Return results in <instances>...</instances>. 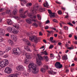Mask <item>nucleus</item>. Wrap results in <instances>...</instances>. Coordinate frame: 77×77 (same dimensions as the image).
Segmentation results:
<instances>
[{
  "instance_id": "nucleus-1",
  "label": "nucleus",
  "mask_w": 77,
  "mask_h": 77,
  "mask_svg": "<svg viewBox=\"0 0 77 77\" xmlns=\"http://www.w3.org/2000/svg\"><path fill=\"white\" fill-rule=\"evenodd\" d=\"M32 68V72L33 74H38L39 72V69L35 66L33 63H31L29 64L28 69L29 71H31Z\"/></svg>"
},
{
  "instance_id": "nucleus-2",
  "label": "nucleus",
  "mask_w": 77,
  "mask_h": 77,
  "mask_svg": "<svg viewBox=\"0 0 77 77\" xmlns=\"http://www.w3.org/2000/svg\"><path fill=\"white\" fill-rule=\"evenodd\" d=\"M12 51L13 54H14L15 55L20 54L21 53V50L19 48H13Z\"/></svg>"
},
{
  "instance_id": "nucleus-3",
  "label": "nucleus",
  "mask_w": 77,
  "mask_h": 77,
  "mask_svg": "<svg viewBox=\"0 0 77 77\" xmlns=\"http://www.w3.org/2000/svg\"><path fill=\"white\" fill-rule=\"evenodd\" d=\"M37 56L38 58H36V61L37 62V63L39 66L42 64L41 63V60H43L44 59L43 58V57H42L41 55H39V54H37Z\"/></svg>"
},
{
  "instance_id": "nucleus-4",
  "label": "nucleus",
  "mask_w": 77,
  "mask_h": 77,
  "mask_svg": "<svg viewBox=\"0 0 77 77\" xmlns=\"http://www.w3.org/2000/svg\"><path fill=\"white\" fill-rule=\"evenodd\" d=\"M8 64V60H6L1 62L0 64V66L2 68H3V67H5V65L7 66Z\"/></svg>"
},
{
  "instance_id": "nucleus-5",
  "label": "nucleus",
  "mask_w": 77,
  "mask_h": 77,
  "mask_svg": "<svg viewBox=\"0 0 77 77\" xmlns=\"http://www.w3.org/2000/svg\"><path fill=\"white\" fill-rule=\"evenodd\" d=\"M54 66L57 69H61L63 67L62 64H60V63L59 62H56Z\"/></svg>"
},
{
  "instance_id": "nucleus-6",
  "label": "nucleus",
  "mask_w": 77,
  "mask_h": 77,
  "mask_svg": "<svg viewBox=\"0 0 77 77\" xmlns=\"http://www.w3.org/2000/svg\"><path fill=\"white\" fill-rule=\"evenodd\" d=\"M23 12H24L23 9H20L19 11V13L20 14V17H21V18H26V16L23 13Z\"/></svg>"
},
{
  "instance_id": "nucleus-7",
  "label": "nucleus",
  "mask_w": 77,
  "mask_h": 77,
  "mask_svg": "<svg viewBox=\"0 0 77 77\" xmlns=\"http://www.w3.org/2000/svg\"><path fill=\"white\" fill-rule=\"evenodd\" d=\"M29 39L31 41H33V40H34L35 42H37L38 40V38L35 35L29 37Z\"/></svg>"
},
{
  "instance_id": "nucleus-8",
  "label": "nucleus",
  "mask_w": 77,
  "mask_h": 77,
  "mask_svg": "<svg viewBox=\"0 0 77 77\" xmlns=\"http://www.w3.org/2000/svg\"><path fill=\"white\" fill-rule=\"evenodd\" d=\"M12 71V69L9 67H6L5 70V72L7 74H10Z\"/></svg>"
},
{
  "instance_id": "nucleus-9",
  "label": "nucleus",
  "mask_w": 77,
  "mask_h": 77,
  "mask_svg": "<svg viewBox=\"0 0 77 77\" xmlns=\"http://www.w3.org/2000/svg\"><path fill=\"white\" fill-rule=\"evenodd\" d=\"M16 69L18 71H23L24 70V67L23 66H19L17 67Z\"/></svg>"
},
{
  "instance_id": "nucleus-10",
  "label": "nucleus",
  "mask_w": 77,
  "mask_h": 77,
  "mask_svg": "<svg viewBox=\"0 0 77 77\" xmlns=\"http://www.w3.org/2000/svg\"><path fill=\"white\" fill-rule=\"evenodd\" d=\"M18 30H17V29H16L15 28H13L11 33L14 35H17L18 33Z\"/></svg>"
},
{
  "instance_id": "nucleus-11",
  "label": "nucleus",
  "mask_w": 77,
  "mask_h": 77,
  "mask_svg": "<svg viewBox=\"0 0 77 77\" xmlns=\"http://www.w3.org/2000/svg\"><path fill=\"white\" fill-rule=\"evenodd\" d=\"M10 36L11 38L14 40V41H17V36L14 35H11Z\"/></svg>"
},
{
  "instance_id": "nucleus-12",
  "label": "nucleus",
  "mask_w": 77,
  "mask_h": 77,
  "mask_svg": "<svg viewBox=\"0 0 77 77\" xmlns=\"http://www.w3.org/2000/svg\"><path fill=\"white\" fill-rule=\"evenodd\" d=\"M5 34V30L1 29H0V36H4Z\"/></svg>"
},
{
  "instance_id": "nucleus-13",
  "label": "nucleus",
  "mask_w": 77,
  "mask_h": 77,
  "mask_svg": "<svg viewBox=\"0 0 77 77\" xmlns=\"http://www.w3.org/2000/svg\"><path fill=\"white\" fill-rule=\"evenodd\" d=\"M28 17H30V18H32V19H33V18L34 19H36V18H37L36 15L33 16L30 13L29 14Z\"/></svg>"
},
{
  "instance_id": "nucleus-14",
  "label": "nucleus",
  "mask_w": 77,
  "mask_h": 77,
  "mask_svg": "<svg viewBox=\"0 0 77 77\" xmlns=\"http://www.w3.org/2000/svg\"><path fill=\"white\" fill-rule=\"evenodd\" d=\"M48 73H49V74H51V75H54V74H56L57 72H54L53 71L51 70L48 71Z\"/></svg>"
},
{
  "instance_id": "nucleus-15",
  "label": "nucleus",
  "mask_w": 77,
  "mask_h": 77,
  "mask_svg": "<svg viewBox=\"0 0 77 77\" xmlns=\"http://www.w3.org/2000/svg\"><path fill=\"white\" fill-rule=\"evenodd\" d=\"M37 11V9H36V8H33V9L32 11V14L33 15H35V14H37V13L36 12V11Z\"/></svg>"
},
{
  "instance_id": "nucleus-16",
  "label": "nucleus",
  "mask_w": 77,
  "mask_h": 77,
  "mask_svg": "<svg viewBox=\"0 0 77 77\" xmlns=\"http://www.w3.org/2000/svg\"><path fill=\"white\" fill-rule=\"evenodd\" d=\"M26 21L27 22V23H28V24H32V20L30 19H26Z\"/></svg>"
},
{
  "instance_id": "nucleus-17",
  "label": "nucleus",
  "mask_w": 77,
  "mask_h": 77,
  "mask_svg": "<svg viewBox=\"0 0 77 77\" xmlns=\"http://www.w3.org/2000/svg\"><path fill=\"white\" fill-rule=\"evenodd\" d=\"M13 29V28L11 26H9L7 28L8 31L10 33H12V31Z\"/></svg>"
},
{
  "instance_id": "nucleus-18",
  "label": "nucleus",
  "mask_w": 77,
  "mask_h": 77,
  "mask_svg": "<svg viewBox=\"0 0 77 77\" xmlns=\"http://www.w3.org/2000/svg\"><path fill=\"white\" fill-rule=\"evenodd\" d=\"M19 75L18 74H11L9 75V77H18Z\"/></svg>"
},
{
  "instance_id": "nucleus-19",
  "label": "nucleus",
  "mask_w": 77,
  "mask_h": 77,
  "mask_svg": "<svg viewBox=\"0 0 77 77\" xmlns=\"http://www.w3.org/2000/svg\"><path fill=\"white\" fill-rule=\"evenodd\" d=\"M43 58L46 62H48L49 60V58L47 56H44Z\"/></svg>"
},
{
  "instance_id": "nucleus-20",
  "label": "nucleus",
  "mask_w": 77,
  "mask_h": 77,
  "mask_svg": "<svg viewBox=\"0 0 77 77\" xmlns=\"http://www.w3.org/2000/svg\"><path fill=\"white\" fill-rule=\"evenodd\" d=\"M7 23L8 25H11L12 24V22L11 19H8L7 20Z\"/></svg>"
},
{
  "instance_id": "nucleus-21",
  "label": "nucleus",
  "mask_w": 77,
  "mask_h": 77,
  "mask_svg": "<svg viewBox=\"0 0 77 77\" xmlns=\"http://www.w3.org/2000/svg\"><path fill=\"white\" fill-rule=\"evenodd\" d=\"M26 58L28 59H30L31 57V56L30 55V54L29 53L26 54Z\"/></svg>"
},
{
  "instance_id": "nucleus-22",
  "label": "nucleus",
  "mask_w": 77,
  "mask_h": 77,
  "mask_svg": "<svg viewBox=\"0 0 77 77\" xmlns=\"http://www.w3.org/2000/svg\"><path fill=\"white\" fill-rule=\"evenodd\" d=\"M17 12H18V10L17 9H14L12 13L13 15H16Z\"/></svg>"
},
{
  "instance_id": "nucleus-23",
  "label": "nucleus",
  "mask_w": 77,
  "mask_h": 77,
  "mask_svg": "<svg viewBox=\"0 0 77 77\" xmlns=\"http://www.w3.org/2000/svg\"><path fill=\"white\" fill-rule=\"evenodd\" d=\"M8 42L11 45V46H12V45H14V42L12 41H11L10 40L8 41Z\"/></svg>"
},
{
  "instance_id": "nucleus-24",
  "label": "nucleus",
  "mask_w": 77,
  "mask_h": 77,
  "mask_svg": "<svg viewBox=\"0 0 77 77\" xmlns=\"http://www.w3.org/2000/svg\"><path fill=\"white\" fill-rule=\"evenodd\" d=\"M24 48L26 50H27L28 51H30V49L29 48V47L28 46H26L24 47Z\"/></svg>"
},
{
  "instance_id": "nucleus-25",
  "label": "nucleus",
  "mask_w": 77,
  "mask_h": 77,
  "mask_svg": "<svg viewBox=\"0 0 77 77\" xmlns=\"http://www.w3.org/2000/svg\"><path fill=\"white\" fill-rule=\"evenodd\" d=\"M39 11L40 12H43V11H45V10L44 8H39Z\"/></svg>"
},
{
  "instance_id": "nucleus-26",
  "label": "nucleus",
  "mask_w": 77,
  "mask_h": 77,
  "mask_svg": "<svg viewBox=\"0 0 77 77\" xmlns=\"http://www.w3.org/2000/svg\"><path fill=\"white\" fill-rule=\"evenodd\" d=\"M41 71L42 72H45L46 71V69L45 68H42L41 69Z\"/></svg>"
},
{
  "instance_id": "nucleus-27",
  "label": "nucleus",
  "mask_w": 77,
  "mask_h": 77,
  "mask_svg": "<svg viewBox=\"0 0 77 77\" xmlns=\"http://www.w3.org/2000/svg\"><path fill=\"white\" fill-rule=\"evenodd\" d=\"M37 17V18L39 20H41V15L40 14H38Z\"/></svg>"
},
{
  "instance_id": "nucleus-28",
  "label": "nucleus",
  "mask_w": 77,
  "mask_h": 77,
  "mask_svg": "<svg viewBox=\"0 0 77 77\" xmlns=\"http://www.w3.org/2000/svg\"><path fill=\"white\" fill-rule=\"evenodd\" d=\"M13 26H14V27H15L16 29H19V25H18V24L14 25Z\"/></svg>"
},
{
  "instance_id": "nucleus-29",
  "label": "nucleus",
  "mask_w": 77,
  "mask_h": 77,
  "mask_svg": "<svg viewBox=\"0 0 77 77\" xmlns=\"http://www.w3.org/2000/svg\"><path fill=\"white\" fill-rule=\"evenodd\" d=\"M43 67H44V68H45L46 70L48 69V66L45 65L43 66Z\"/></svg>"
},
{
  "instance_id": "nucleus-30",
  "label": "nucleus",
  "mask_w": 77,
  "mask_h": 77,
  "mask_svg": "<svg viewBox=\"0 0 77 77\" xmlns=\"http://www.w3.org/2000/svg\"><path fill=\"white\" fill-rule=\"evenodd\" d=\"M11 50V47H7V48H6V52H8V51H9V50Z\"/></svg>"
},
{
  "instance_id": "nucleus-31",
  "label": "nucleus",
  "mask_w": 77,
  "mask_h": 77,
  "mask_svg": "<svg viewBox=\"0 0 77 77\" xmlns=\"http://www.w3.org/2000/svg\"><path fill=\"white\" fill-rule=\"evenodd\" d=\"M48 2H46L45 5V4H44V7H47V8H48Z\"/></svg>"
},
{
  "instance_id": "nucleus-32",
  "label": "nucleus",
  "mask_w": 77,
  "mask_h": 77,
  "mask_svg": "<svg viewBox=\"0 0 77 77\" xmlns=\"http://www.w3.org/2000/svg\"><path fill=\"white\" fill-rule=\"evenodd\" d=\"M42 53L43 54H45V55H46L47 56V55H48V54H47V51H44V52H42Z\"/></svg>"
},
{
  "instance_id": "nucleus-33",
  "label": "nucleus",
  "mask_w": 77,
  "mask_h": 77,
  "mask_svg": "<svg viewBox=\"0 0 77 77\" xmlns=\"http://www.w3.org/2000/svg\"><path fill=\"white\" fill-rule=\"evenodd\" d=\"M50 16L51 17H55V15H54V13H52L51 14H50Z\"/></svg>"
},
{
  "instance_id": "nucleus-34",
  "label": "nucleus",
  "mask_w": 77,
  "mask_h": 77,
  "mask_svg": "<svg viewBox=\"0 0 77 77\" xmlns=\"http://www.w3.org/2000/svg\"><path fill=\"white\" fill-rule=\"evenodd\" d=\"M11 13V11L10 10H7L6 13L7 14H10Z\"/></svg>"
},
{
  "instance_id": "nucleus-35",
  "label": "nucleus",
  "mask_w": 77,
  "mask_h": 77,
  "mask_svg": "<svg viewBox=\"0 0 77 77\" xmlns=\"http://www.w3.org/2000/svg\"><path fill=\"white\" fill-rule=\"evenodd\" d=\"M3 54H4V52H3L2 51H0V56H3Z\"/></svg>"
},
{
  "instance_id": "nucleus-36",
  "label": "nucleus",
  "mask_w": 77,
  "mask_h": 77,
  "mask_svg": "<svg viewBox=\"0 0 77 77\" xmlns=\"http://www.w3.org/2000/svg\"><path fill=\"white\" fill-rule=\"evenodd\" d=\"M46 31L48 32V33H50V34H51V33H53L54 31H48L47 30Z\"/></svg>"
},
{
  "instance_id": "nucleus-37",
  "label": "nucleus",
  "mask_w": 77,
  "mask_h": 77,
  "mask_svg": "<svg viewBox=\"0 0 77 77\" xmlns=\"http://www.w3.org/2000/svg\"><path fill=\"white\" fill-rule=\"evenodd\" d=\"M67 24H68L69 26H72V27H73L74 26V25L71 23V22H69V23H67Z\"/></svg>"
},
{
  "instance_id": "nucleus-38",
  "label": "nucleus",
  "mask_w": 77,
  "mask_h": 77,
  "mask_svg": "<svg viewBox=\"0 0 77 77\" xmlns=\"http://www.w3.org/2000/svg\"><path fill=\"white\" fill-rule=\"evenodd\" d=\"M32 25H33V26H35V27H38V24H37L36 23H34L32 24Z\"/></svg>"
},
{
  "instance_id": "nucleus-39",
  "label": "nucleus",
  "mask_w": 77,
  "mask_h": 77,
  "mask_svg": "<svg viewBox=\"0 0 77 77\" xmlns=\"http://www.w3.org/2000/svg\"><path fill=\"white\" fill-rule=\"evenodd\" d=\"M67 59V57H66V56H64V57H63V60H66Z\"/></svg>"
},
{
  "instance_id": "nucleus-40",
  "label": "nucleus",
  "mask_w": 77,
  "mask_h": 77,
  "mask_svg": "<svg viewBox=\"0 0 77 77\" xmlns=\"http://www.w3.org/2000/svg\"><path fill=\"white\" fill-rule=\"evenodd\" d=\"M58 14H59V15H61L62 14V11H58Z\"/></svg>"
},
{
  "instance_id": "nucleus-41",
  "label": "nucleus",
  "mask_w": 77,
  "mask_h": 77,
  "mask_svg": "<svg viewBox=\"0 0 77 77\" xmlns=\"http://www.w3.org/2000/svg\"><path fill=\"white\" fill-rule=\"evenodd\" d=\"M8 56H9V55L8 54H6L3 57H5V58H7V57H8Z\"/></svg>"
},
{
  "instance_id": "nucleus-42",
  "label": "nucleus",
  "mask_w": 77,
  "mask_h": 77,
  "mask_svg": "<svg viewBox=\"0 0 77 77\" xmlns=\"http://www.w3.org/2000/svg\"><path fill=\"white\" fill-rule=\"evenodd\" d=\"M48 13L50 14H52V12L50 10H48Z\"/></svg>"
},
{
  "instance_id": "nucleus-43",
  "label": "nucleus",
  "mask_w": 77,
  "mask_h": 77,
  "mask_svg": "<svg viewBox=\"0 0 77 77\" xmlns=\"http://www.w3.org/2000/svg\"><path fill=\"white\" fill-rule=\"evenodd\" d=\"M15 18L18 20H20V19H21V18H20L19 17H15Z\"/></svg>"
},
{
  "instance_id": "nucleus-44",
  "label": "nucleus",
  "mask_w": 77,
  "mask_h": 77,
  "mask_svg": "<svg viewBox=\"0 0 77 77\" xmlns=\"http://www.w3.org/2000/svg\"><path fill=\"white\" fill-rule=\"evenodd\" d=\"M67 49H69V50H72V49H74V47H68L67 48Z\"/></svg>"
},
{
  "instance_id": "nucleus-45",
  "label": "nucleus",
  "mask_w": 77,
  "mask_h": 77,
  "mask_svg": "<svg viewBox=\"0 0 77 77\" xmlns=\"http://www.w3.org/2000/svg\"><path fill=\"white\" fill-rule=\"evenodd\" d=\"M52 21L54 22V23H57L58 21L57 20H56L55 19H54Z\"/></svg>"
},
{
  "instance_id": "nucleus-46",
  "label": "nucleus",
  "mask_w": 77,
  "mask_h": 77,
  "mask_svg": "<svg viewBox=\"0 0 77 77\" xmlns=\"http://www.w3.org/2000/svg\"><path fill=\"white\" fill-rule=\"evenodd\" d=\"M3 41V38L2 37H0V42H2Z\"/></svg>"
},
{
  "instance_id": "nucleus-47",
  "label": "nucleus",
  "mask_w": 77,
  "mask_h": 77,
  "mask_svg": "<svg viewBox=\"0 0 77 77\" xmlns=\"http://www.w3.org/2000/svg\"><path fill=\"white\" fill-rule=\"evenodd\" d=\"M64 29H65V30H68V27L67 26H64Z\"/></svg>"
},
{
  "instance_id": "nucleus-48",
  "label": "nucleus",
  "mask_w": 77,
  "mask_h": 77,
  "mask_svg": "<svg viewBox=\"0 0 77 77\" xmlns=\"http://www.w3.org/2000/svg\"><path fill=\"white\" fill-rule=\"evenodd\" d=\"M54 47V46H53V45H51L49 47V48H50V49H51V48H53Z\"/></svg>"
},
{
  "instance_id": "nucleus-49",
  "label": "nucleus",
  "mask_w": 77,
  "mask_h": 77,
  "mask_svg": "<svg viewBox=\"0 0 77 77\" xmlns=\"http://www.w3.org/2000/svg\"><path fill=\"white\" fill-rule=\"evenodd\" d=\"M46 24H49V23H50V20H47L46 22H45Z\"/></svg>"
},
{
  "instance_id": "nucleus-50",
  "label": "nucleus",
  "mask_w": 77,
  "mask_h": 77,
  "mask_svg": "<svg viewBox=\"0 0 77 77\" xmlns=\"http://www.w3.org/2000/svg\"><path fill=\"white\" fill-rule=\"evenodd\" d=\"M56 3L57 4H58V5H61V3L60 2H58V1H56Z\"/></svg>"
},
{
  "instance_id": "nucleus-51",
  "label": "nucleus",
  "mask_w": 77,
  "mask_h": 77,
  "mask_svg": "<svg viewBox=\"0 0 77 77\" xmlns=\"http://www.w3.org/2000/svg\"><path fill=\"white\" fill-rule=\"evenodd\" d=\"M22 2H23V3L24 4H26V3H27V1L26 0H23V1Z\"/></svg>"
},
{
  "instance_id": "nucleus-52",
  "label": "nucleus",
  "mask_w": 77,
  "mask_h": 77,
  "mask_svg": "<svg viewBox=\"0 0 77 77\" xmlns=\"http://www.w3.org/2000/svg\"><path fill=\"white\" fill-rule=\"evenodd\" d=\"M49 28V27L48 26H46L45 27V29H47Z\"/></svg>"
},
{
  "instance_id": "nucleus-53",
  "label": "nucleus",
  "mask_w": 77,
  "mask_h": 77,
  "mask_svg": "<svg viewBox=\"0 0 77 77\" xmlns=\"http://www.w3.org/2000/svg\"><path fill=\"white\" fill-rule=\"evenodd\" d=\"M43 35V34H42V32H39V36H42Z\"/></svg>"
},
{
  "instance_id": "nucleus-54",
  "label": "nucleus",
  "mask_w": 77,
  "mask_h": 77,
  "mask_svg": "<svg viewBox=\"0 0 77 77\" xmlns=\"http://www.w3.org/2000/svg\"><path fill=\"white\" fill-rule=\"evenodd\" d=\"M24 63H28V61L26 59L25 61H24Z\"/></svg>"
},
{
  "instance_id": "nucleus-55",
  "label": "nucleus",
  "mask_w": 77,
  "mask_h": 77,
  "mask_svg": "<svg viewBox=\"0 0 77 77\" xmlns=\"http://www.w3.org/2000/svg\"><path fill=\"white\" fill-rule=\"evenodd\" d=\"M5 35L6 36H8V37H9V33H7Z\"/></svg>"
},
{
  "instance_id": "nucleus-56",
  "label": "nucleus",
  "mask_w": 77,
  "mask_h": 77,
  "mask_svg": "<svg viewBox=\"0 0 77 77\" xmlns=\"http://www.w3.org/2000/svg\"><path fill=\"white\" fill-rule=\"evenodd\" d=\"M50 40L51 42V41H53V37H51L50 38Z\"/></svg>"
},
{
  "instance_id": "nucleus-57",
  "label": "nucleus",
  "mask_w": 77,
  "mask_h": 77,
  "mask_svg": "<svg viewBox=\"0 0 77 77\" xmlns=\"http://www.w3.org/2000/svg\"><path fill=\"white\" fill-rule=\"evenodd\" d=\"M61 9L62 10H63L64 11H65V8H64V7H61Z\"/></svg>"
},
{
  "instance_id": "nucleus-58",
  "label": "nucleus",
  "mask_w": 77,
  "mask_h": 77,
  "mask_svg": "<svg viewBox=\"0 0 77 77\" xmlns=\"http://www.w3.org/2000/svg\"><path fill=\"white\" fill-rule=\"evenodd\" d=\"M25 75L26 76H27L29 75V73H26L25 74Z\"/></svg>"
},
{
  "instance_id": "nucleus-59",
  "label": "nucleus",
  "mask_w": 77,
  "mask_h": 77,
  "mask_svg": "<svg viewBox=\"0 0 77 77\" xmlns=\"http://www.w3.org/2000/svg\"><path fill=\"white\" fill-rule=\"evenodd\" d=\"M54 36L55 38H56V37H57V34H54Z\"/></svg>"
},
{
  "instance_id": "nucleus-60",
  "label": "nucleus",
  "mask_w": 77,
  "mask_h": 77,
  "mask_svg": "<svg viewBox=\"0 0 77 77\" xmlns=\"http://www.w3.org/2000/svg\"><path fill=\"white\" fill-rule=\"evenodd\" d=\"M43 41L45 43V44H47V41H46V40L45 39H44L43 40Z\"/></svg>"
},
{
  "instance_id": "nucleus-61",
  "label": "nucleus",
  "mask_w": 77,
  "mask_h": 77,
  "mask_svg": "<svg viewBox=\"0 0 77 77\" xmlns=\"http://www.w3.org/2000/svg\"><path fill=\"white\" fill-rule=\"evenodd\" d=\"M58 45H60H60H62V43L61 42H58Z\"/></svg>"
},
{
  "instance_id": "nucleus-62",
  "label": "nucleus",
  "mask_w": 77,
  "mask_h": 77,
  "mask_svg": "<svg viewBox=\"0 0 77 77\" xmlns=\"http://www.w3.org/2000/svg\"><path fill=\"white\" fill-rule=\"evenodd\" d=\"M4 11V9L3 8H1L0 10V12H2Z\"/></svg>"
},
{
  "instance_id": "nucleus-63",
  "label": "nucleus",
  "mask_w": 77,
  "mask_h": 77,
  "mask_svg": "<svg viewBox=\"0 0 77 77\" xmlns=\"http://www.w3.org/2000/svg\"><path fill=\"white\" fill-rule=\"evenodd\" d=\"M69 38H71V37H72V34H69Z\"/></svg>"
},
{
  "instance_id": "nucleus-64",
  "label": "nucleus",
  "mask_w": 77,
  "mask_h": 77,
  "mask_svg": "<svg viewBox=\"0 0 77 77\" xmlns=\"http://www.w3.org/2000/svg\"><path fill=\"white\" fill-rule=\"evenodd\" d=\"M75 39V40H77V37L76 35H75L74 36Z\"/></svg>"
}]
</instances>
